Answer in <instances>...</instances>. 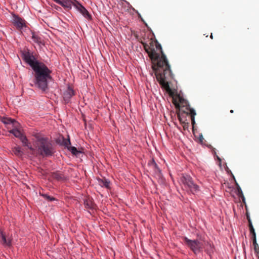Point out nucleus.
<instances>
[{
    "mask_svg": "<svg viewBox=\"0 0 259 259\" xmlns=\"http://www.w3.org/2000/svg\"><path fill=\"white\" fill-rule=\"evenodd\" d=\"M37 151L41 156H52L55 152L53 144L48 138L38 137L36 140Z\"/></svg>",
    "mask_w": 259,
    "mask_h": 259,
    "instance_id": "obj_3",
    "label": "nucleus"
},
{
    "mask_svg": "<svg viewBox=\"0 0 259 259\" xmlns=\"http://www.w3.org/2000/svg\"><path fill=\"white\" fill-rule=\"evenodd\" d=\"M198 139H199V140L200 142L201 143H202L203 141V140H204V138H203V136H202V134H201L200 135H199Z\"/></svg>",
    "mask_w": 259,
    "mask_h": 259,
    "instance_id": "obj_29",
    "label": "nucleus"
},
{
    "mask_svg": "<svg viewBox=\"0 0 259 259\" xmlns=\"http://www.w3.org/2000/svg\"><path fill=\"white\" fill-rule=\"evenodd\" d=\"M231 175H232V176H233V179L235 180V179L234 176L233 175V174H231Z\"/></svg>",
    "mask_w": 259,
    "mask_h": 259,
    "instance_id": "obj_35",
    "label": "nucleus"
},
{
    "mask_svg": "<svg viewBox=\"0 0 259 259\" xmlns=\"http://www.w3.org/2000/svg\"><path fill=\"white\" fill-rule=\"evenodd\" d=\"M18 128L13 127L12 130H11L9 132L14 135L15 137L20 139L23 135L21 132L18 130Z\"/></svg>",
    "mask_w": 259,
    "mask_h": 259,
    "instance_id": "obj_20",
    "label": "nucleus"
},
{
    "mask_svg": "<svg viewBox=\"0 0 259 259\" xmlns=\"http://www.w3.org/2000/svg\"><path fill=\"white\" fill-rule=\"evenodd\" d=\"M74 7L87 19H90L91 16L87 9L78 2H75Z\"/></svg>",
    "mask_w": 259,
    "mask_h": 259,
    "instance_id": "obj_9",
    "label": "nucleus"
},
{
    "mask_svg": "<svg viewBox=\"0 0 259 259\" xmlns=\"http://www.w3.org/2000/svg\"><path fill=\"white\" fill-rule=\"evenodd\" d=\"M144 50L152 63V69L157 81L171 96L174 94L169 87L168 81L173 78L168 61L164 54L161 45L157 40H151L149 45L141 42Z\"/></svg>",
    "mask_w": 259,
    "mask_h": 259,
    "instance_id": "obj_1",
    "label": "nucleus"
},
{
    "mask_svg": "<svg viewBox=\"0 0 259 259\" xmlns=\"http://www.w3.org/2000/svg\"><path fill=\"white\" fill-rule=\"evenodd\" d=\"M51 176L53 179L57 181H63L65 179V177L63 174L60 171L52 172Z\"/></svg>",
    "mask_w": 259,
    "mask_h": 259,
    "instance_id": "obj_14",
    "label": "nucleus"
},
{
    "mask_svg": "<svg viewBox=\"0 0 259 259\" xmlns=\"http://www.w3.org/2000/svg\"><path fill=\"white\" fill-rule=\"evenodd\" d=\"M67 149L70 150L73 155H76L78 153H79L75 147L69 146V148H67Z\"/></svg>",
    "mask_w": 259,
    "mask_h": 259,
    "instance_id": "obj_27",
    "label": "nucleus"
},
{
    "mask_svg": "<svg viewBox=\"0 0 259 259\" xmlns=\"http://www.w3.org/2000/svg\"><path fill=\"white\" fill-rule=\"evenodd\" d=\"M98 181L99 185L101 187H104L106 188H110V182L107 179L105 178L98 179Z\"/></svg>",
    "mask_w": 259,
    "mask_h": 259,
    "instance_id": "obj_18",
    "label": "nucleus"
},
{
    "mask_svg": "<svg viewBox=\"0 0 259 259\" xmlns=\"http://www.w3.org/2000/svg\"><path fill=\"white\" fill-rule=\"evenodd\" d=\"M22 58L34 72V85L44 92L48 91V82L52 79V71L44 63L36 60L32 54L29 52H23Z\"/></svg>",
    "mask_w": 259,
    "mask_h": 259,
    "instance_id": "obj_2",
    "label": "nucleus"
},
{
    "mask_svg": "<svg viewBox=\"0 0 259 259\" xmlns=\"http://www.w3.org/2000/svg\"><path fill=\"white\" fill-rule=\"evenodd\" d=\"M19 139L23 144L24 146L27 147L28 148L31 150L32 154L35 152V149L31 146L30 143L28 142V140L25 136L23 135Z\"/></svg>",
    "mask_w": 259,
    "mask_h": 259,
    "instance_id": "obj_13",
    "label": "nucleus"
},
{
    "mask_svg": "<svg viewBox=\"0 0 259 259\" xmlns=\"http://www.w3.org/2000/svg\"><path fill=\"white\" fill-rule=\"evenodd\" d=\"M173 103L175 104L176 108L179 109L182 112L183 115H188L189 110H194L191 108L188 101L185 100L180 94H176L175 97H173Z\"/></svg>",
    "mask_w": 259,
    "mask_h": 259,
    "instance_id": "obj_4",
    "label": "nucleus"
},
{
    "mask_svg": "<svg viewBox=\"0 0 259 259\" xmlns=\"http://www.w3.org/2000/svg\"><path fill=\"white\" fill-rule=\"evenodd\" d=\"M84 204L85 205V207L87 208L91 209L93 208V203L92 201L90 199H85L84 201Z\"/></svg>",
    "mask_w": 259,
    "mask_h": 259,
    "instance_id": "obj_24",
    "label": "nucleus"
},
{
    "mask_svg": "<svg viewBox=\"0 0 259 259\" xmlns=\"http://www.w3.org/2000/svg\"><path fill=\"white\" fill-rule=\"evenodd\" d=\"M210 37L211 38V39H213V35H212V34L211 33L210 36Z\"/></svg>",
    "mask_w": 259,
    "mask_h": 259,
    "instance_id": "obj_33",
    "label": "nucleus"
},
{
    "mask_svg": "<svg viewBox=\"0 0 259 259\" xmlns=\"http://www.w3.org/2000/svg\"><path fill=\"white\" fill-rule=\"evenodd\" d=\"M55 2H56L57 4H59V3L61 0H54Z\"/></svg>",
    "mask_w": 259,
    "mask_h": 259,
    "instance_id": "obj_32",
    "label": "nucleus"
},
{
    "mask_svg": "<svg viewBox=\"0 0 259 259\" xmlns=\"http://www.w3.org/2000/svg\"><path fill=\"white\" fill-rule=\"evenodd\" d=\"M74 95V91L70 87L63 93V99L66 103L69 102L70 99Z\"/></svg>",
    "mask_w": 259,
    "mask_h": 259,
    "instance_id": "obj_11",
    "label": "nucleus"
},
{
    "mask_svg": "<svg viewBox=\"0 0 259 259\" xmlns=\"http://www.w3.org/2000/svg\"><path fill=\"white\" fill-rule=\"evenodd\" d=\"M247 221L248 222L249 227H250V225H252L251 219L248 220Z\"/></svg>",
    "mask_w": 259,
    "mask_h": 259,
    "instance_id": "obj_30",
    "label": "nucleus"
},
{
    "mask_svg": "<svg viewBox=\"0 0 259 259\" xmlns=\"http://www.w3.org/2000/svg\"><path fill=\"white\" fill-rule=\"evenodd\" d=\"M218 160H220V161H221V159H220V158H219V157H218Z\"/></svg>",
    "mask_w": 259,
    "mask_h": 259,
    "instance_id": "obj_36",
    "label": "nucleus"
},
{
    "mask_svg": "<svg viewBox=\"0 0 259 259\" xmlns=\"http://www.w3.org/2000/svg\"><path fill=\"white\" fill-rule=\"evenodd\" d=\"M75 2H77V1L76 0H61L59 5L66 10H69L72 8V6L74 7Z\"/></svg>",
    "mask_w": 259,
    "mask_h": 259,
    "instance_id": "obj_10",
    "label": "nucleus"
},
{
    "mask_svg": "<svg viewBox=\"0 0 259 259\" xmlns=\"http://www.w3.org/2000/svg\"><path fill=\"white\" fill-rule=\"evenodd\" d=\"M0 121L3 122L8 128L11 127L17 128L19 126V123L15 119L6 116H0Z\"/></svg>",
    "mask_w": 259,
    "mask_h": 259,
    "instance_id": "obj_7",
    "label": "nucleus"
},
{
    "mask_svg": "<svg viewBox=\"0 0 259 259\" xmlns=\"http://www.w3.org/2000/svg\"><path fill=\"white\" fill-rule=\"evenodd\" d=\"M177 115L179 121L183 125L184 130H188L189 127V123L188 122H186L184 120H183V118L184 117V115H183V114H180V113H178L177 114Z\"/></svg>",
    "mask_w": 259,
    "mask_h": 259,
    "instance_id": "obj_19",
    "label": "nucleus"
},
{
    "mask_svg": "<svg viewBox=\"0 0 259 259\" xmlns=\"http://www.w3.org/2000/svg\"><path fill=\"white\" fill-rule=\"evenodd\" d=\"M41 195L48 201H52L56 200L55 197L50 196L47 194H42Z\"/></svg>",
    "mask_w": 259,
    "mask_h": 259,
    "instance_id": "obj_26",
    "label": "nucleus"
},
{
    "mask_svg": "<svg viewBox=\"0 0 259 259\" xmlns=\"http://www.w3.org/2000/svg\"><path fill=\"white\" fill-rule=\"evenodd\" d=\"M246 218L247 220L250 219V216L247 212H246Z\"/></svg>",
    "mask_w": 259,
    "mask_h": 259,
    "instance_id": "obj_31",
    "label": "nucleus"
},
{
    "mask_svg": "<svg viewBox=\"0 0 259 259\" xmlns=\"http://www.w3.org/2000/svg\"><path fill=\"white\" fill-rule=\"evenodd\" d=\"M31 38L33 41L37 43L39 45L41 44L42 42V38L39 36L37 34L35 33L34 32L31 31Z\"/></svg>",
    "mask_w": 259,
    "mask_h": 259,
    "instance_id": "obj_17",
    "label": "nucleus"
},
{
    "mask_svg": "<svg viewBox=\"0 0 259 259\" xmlns=\"http://www.w3.org/2000/svg\"><path fill=\"white\" fill-rule=\"evenodd\" d=\"M188 115H190L191 118V121L192 126L194 127V125L195 123V116L196 115V112L194 110H189V113H188Z\"/></svg>",
    "mask_w": 259,
    "mask_h": 259,
    "instance_id": "obj_23",
    "label": "nucleus"
},
{
    "mask_svg": "<svg viewBox=\"0 0 259 259\" xmlns=\"http://www.w3.org/2000/svg\"><path fill=\"white\" fill-rule=\"evenodd\" d=\"M180 183L183 184L186 188L189 189L193 194L199 191V186L193 182L192 178L189 175L183 174L180 177Z\"/></svg>",
    "mask_w": 259,
    "mask_h": 259,
    "instance_id": "obj_6",
    "label": "nucleus"
},
{
    "mask_svg": "<svg viewBox=\"0 0 259 259\" xmlns=\"http://www.w3.org/2000/svg\"><path fill=\"white\" fill-rule=\"evenodd\" d=\"M12 23L13 25L19 30L26 27L25 20L16 15H13Z\"/></svg>",
    "mask_w": 259,
    "mask_h": 259,
    "instance_id": "obj_8",
    "label": "nucleus"
},
{
    "mask_svg": "<svg viewBox=\"0 0 259 259\" xmlns=\"http://www.w3.org/2000/svg\"><path fill=\"white\" fill-rule=\"evenodd\" d=\"M249 228L250 232L252 234V238L256 237V234L255 232L254 229L253 227V225H250V227H249Z\"/></svg>",
    "mask_w": 259,
    "mask_h": 259,
    "instance_id": "obj_28",
    "label": "nucleus"
},
{
    "mask_svg": "<svg viewBox=\"0 0 259 259\" xmlns=\"http://www.w3.org/2000/svg\"><path fill=\"white\" fill-rule=\"evenodd\" d=\"M258 259H259V253L258 254Z\"/></svg>",
    "mask_w": 259,
    "mask_h": 259,
    "instance_id": "obj_37",
    "label": "nucleus"
},
{
    "mask_svg": "<svg viewBox=\"0 0 259 259\" xmlns=\"http://www.w3.org/2000/svg\"><path fill=\"white\" fill-rule=\"evenodd\" d=\"M230 112H231V113H233L234 112L233 110H231Z\"/></svg>",
    "mask_w": 259,
    "mask_h": 259,
    "instance_id": "obj_34",
    "label": "nucleus"
},
{
    "mask_svg": "<svg viewBox=\"0 0 259 259\" xmlns=\"http://www.w3.org/2000/svg\"><path fill=\"white\" fill-rule=\"evenodd\" d=\"M184 241L195 254L202 252L205 244V242L202 240H192L186 237H184Z\"/></svg>",
    "mask_w": 259,
    "mask_h": 259,
    "instance_id": "obj_5",
    "label": "nucleus"
},
{
    "mask_svg": "<svg viewBox=\"0 0 259 259\" xmlns=\"http://www.w3.org/2000/svg\"><path fill=\"white\" fill-rule=\"evenodd\" d=\"M57 143L61 145L65 146L66 148H69V146L71 145L69 138L65 139L63 137L59 138L57 140Z\"/></svg>",
    "mask_w": 259,
    "mask_h": 259,
    "instance_id": "obj_12",
    "label": "nucleus"
},
{
    "mask_svg": "<svg viewBox=\"0 0 259 259\" xmlns=\"http://www.w3.org/2000/svg\"><path fill=\"white\" fill-rule=\"evenodd\" d=\"M13 151L16 156L19 157L22 156L23 154L21 148L19 146L15 147L13 149Z\"/></svg>",
    "mask_w": 259,
    "mask_h": 259,
    "instance_id": "obj_22",
    "label": "nucleus"
},
{
    "mask_svg": "<svg viewBox=\"0 0 259 259\" xmlns=\"http://www.w3.org/2000/svg\"><path fill=\"white\" fill-rule=\"evenodd\" d=\"M148 165L149 167L154 170V172L155 174L157 175L158 176H159L160 171L159 168L158 167L157 164L156 163L154 160L151 161L148 163Z\"/></svg>",
    "mask_w": 259,
    "mask_h": 259,
    "instance_id": "obj_15",
    "label": "nucleus"
},
{
    "mask_svg": "<svg viewBox=\"0 0 259 259\" xmlns=\"http://www.w3.org/2000/svg\"><path fill=\"white\" fill-rule=\"evenodd\" d=\"M1 235L2 237V243L3 245L10 246L11 245V239L10 238H7L6 236L1 232Z\"/></svg>",
    "mask_w": 259,
    "mask_h": 259,
    "instance_id": "obj_16",
    "label": "nucleus"
},
{
    "mask_svg": "<svg viewBox=\"0 0 259 259\" xmlns=\"http://www.w3.org/2000/svg\"><path fill=\"white\" fill-rule=\"evenodd\" d=\"M252 239H253V245L254 246V251L258 254H259V247L256 242V237L252 238Z\"/></svg>",
    "mask_w": 259,
    "mask_h": 259,
    "instance_id": "obj_25",
    "label": "nucleus"
},
{
    "mask_svg": "<svg viewBox=\"0 0 259 259\" xmlns=\"http://www.w3.org/2000/svg\"><path fill=\"white\" fill-rule=\"evenodd\" d=\"M235 182L236 185L237 186V195L239 197L241 198L242 201L243 202H244L245 201V197H244V196L243 195L242 191L240 187L238 185V184L237 183L236 180H235Z\"/></svg>",
    "mask_w": 259,
    "mask_h": 259,
    "instance_id": "obj_21",
    "label": "nucleus"
}]
</instances>
